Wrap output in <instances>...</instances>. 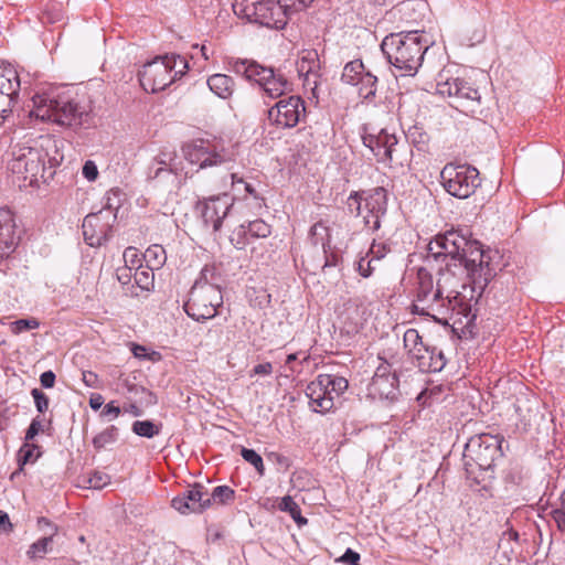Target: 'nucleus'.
Instances as JSON below:
<instances>
[{"label": "nucleus", "mask_w": 565, "mask_h": 565, "mask_svg": "<svg viewBox=\"0 0 565 565\" xmlns=\"http://www.w3.org/2000/svg\"><path fill=\"white\" fill-rule=\"evenodd\" d=\"M231 206V198L227 194H222L199 201L196 209L204 224L211 226L214 232H217L222 226L223 220L228 214Z\"/></svg>", "instance_id": "20"}, {"label": "nucleus", "mask_w": 565, "mask_h": 565, "mask_svg": "<svg viewBox=\"0 0 565 565\" xmlns=\"http://www.w3.org/2000/svg\"><path fill=\"white\" fill-rule=\"evenodd\" d=\"M142 257L151 270L154 268H160L167 259L164 248L158 244L149 246L143 253Z\"/></svg>", "instance_id": "36"}, {"label": "nucleus", "mask_w": 565, "mask_h": 565, "mask_svg": "<svg viewBox=\"0 0 565 565\" xmlns=\"http://www.w3.org/2000/svg\"><path fill=\"white\" fill-rule=\"evenodd\" d=\"M241 456L243 457V459L245 461L250 463L256 469V471L258 472L259 476L265 475V466H264L263 458L254 449H248V448L242 447Z\"/></svg>", "instance_id": "40"}, {"label": "nucleus", "mask_w": 565, "mask_h": 565, "mask_svg": "<svg viewBox=\"0 0 565 565\" xmlns=\"http://www.w3.org/2000/svg\"><path fill=\"white\" fill-rule=\"evenodd\" d=\"M231 178H232V183L234 186H236L237 184H243L245 191L248 194L256 196L255 189L249 183L245 182L242 178H237V175L234 173L231 175Z\"/></svg>", "instance_id": "59"}, {"label": "nucleus", "mask_w": 565, "mask_h": 565, "mask_svg": "<svg viewBox=\"0 0 565 565\" xmlns=\"http://www.w3.org/2000/svg\"><path fill=\"white\" fill-rule=\"evenodd\" d=\"M207 86L220 98H230L235 90L234 79L226 74H213L207 78Z\"/></svg>", "instance_id": "28"}, {"label": "nucleus", "mask_w": 565, "mask_h": 565, "mask_svg": "<svg viewBox=\"0 0 565 565\" xmlns=\"http://www.w3.org/2000/svg\"><path fill=\"white\" fill-rule=\"evenodd\" d=\"M246 226L252 238H264L270 235V226L263 220L252 221Z\"/></svg>", "instance_id": "43"}, {"label": "nucleus", "mask_w": 565, "mask_h": 565, "mask_svg": "<svg viewBox=\"0 0 565 565\" xmlns=\"http://www.w3.org/2000/svg\"><path fill=\"white\" fill-rule=\"evenodd\" d=\"M42 430V423L39 417L34 418L25 433V440H32Z\"/></svg>", "instance_id": "54"}, {"label": "nucleus", "mask_w": 565, "mask_h": 565, "mask_svg": "<svg viewBox=\"0 0 565 565\" xmlns=\"http://www.w3.org/2000/svg\"><path fill=\"white\" fill-rule=\"evenodd\" d=\"M360 554L352 548H347L344 554L338 558V562H341L347 565H360Z\"/></svg>", "instance_id": "51"}, {"label": "nucleus", "mask_w": 565, "mask_h": 565, "mask_svg": "<svg viewBox=\"0 0 565 565\" xmlns=\"http://www.w3.org/2000/svg\"><path fill=\"white\" fill-rule=\"evenodd\" d=\"M429 42L418 31L392 33L384 38L382 52L401 75H414L422 65Z\"/></svg>", "instance_id": "5"}, {"label": "nucleus", "mask_w": 565, "mask_h": 565, "mask_svg": "<svg viewBox=\"0 0 565 565\" xmlns=\"http://www.w3.org/2000/svg\"><path fill=\"white\" fill-rule=\"evenodd\" d=\"M39 326L40 322L35 318L20 319L12 323V331L18 334L26 330L38 329Z\"/></svg>", "instance_id": "47"}, {"label": "nucleus", "mask_w": 565, "mask_h": 565, "mask_svg": "<svg viewBox=\"0 0 565 565\" xmlns=\"http://www.w3.org/2000/svg\"><path fill=\"white\" fill-rule=\"evenodd\" d=\"M271 372L273 365L269 362L257 364L253 369V373L256 375H269Z\"/></svg>", "instance_id": "57"}, {"label": "nucleus", "mask_w": 565, "mask_h": 565, "mask_svg": "<svg viewBox=\"0 0 565 565\" xmlns=\"http://www.w3.org/2000/svg\"><path fill=\"white\" fill-rule=\"evenodd\" d=\"M38 523L41 529L43 526L50 527V532L29 546L26 556L30 559H42L46 554L51 553L53 551L54 537L57 533V526L52 524L46 518H40Z\"/></svg>", "instance_id": "24"}, {"label": "nucleus", "mask_w": 565, "mask_h": 565, "mask_svg": "<svg viewBox=\"0 0 565 565\" xmlns=\"http://www.w3.org/2000/svg\"><path fill=\"white\" fill-rule=\"evenodd\" d=\"M445 190L458 199H467L480 185L479 171L468 164H446L440 172Z\"/></svg>", "instance_id": "12"}, {"label": "nucleus", "mask_w": 565, "mask_h": 565, "mask_svg": "<svg viewBox=\"0 0 565 565\" xmlns=\"http://www.w3.org/2000/svg\"><path fill=\"white\" fill-rule=\"evenodd\" d=\"M119 414H120V408L118 406H115L113 403L106 404L102 411V416H108L111 418L118 417Z\"/></svg>", "instance_id": "58"}, {"label": "nucleus", "mask_w": 565, "mask_h": 565, "mask_svg": "<svg viewBox=\"0 0 565 565\" xmlns=\"http://www.w3.org/2000/svg\"><path fill=\"white\" fill-rule=\"evenodd\" d=\"M348 380L331 374H319L306 388L310 407L317 413H327L334 407L337 398L347 391Z\"/></svg>", "instance_id": "9"}, {"label": "nucleus", "mask_w": 565, "mask_h": 565, "mask_svg": "<svg viewBox=\"0 0 565 565\" xmlns=\"http://www.w3.org/2000/svg\"><path fill=\"white\" fill-rule=\"evenodd\" d=\"M185 159L200 169L211 168L233 160V153L221 141L198 139L183 147Z\"/></svg>", "instance_id": "15"}, {"label": "nucleus", "mask_w": 565, "mask_h": 565, "mask_svg": "<svg viewBox=\"0 0 565 565\" xmlns=\"http://www.w3.org/2000/svg\"><path fill=\"white\" fill-rule=\"evenodd\" d=\"M12 530V524L10 522L8 513L0 510V531L9 532Z\"/></svg>", "instance_id": "61"}, {"label": "nucleus", "mask_w": 565, "mask_h": 565, "mask_svg": "<svg viewBox=\"0 0 565 565\" xmlns=\"http://www.w3.org/2000/svg\"><path fill=\"white\" fill-rule=\"evenodd\" d=\"M41 455L40 447L35 444H30L25 440L22 447L18 451V465L19 468L12 472L11 479H14L22 470L23 467L29 462H34Z\"/></svg>", "instance_id": "30"}, {"label": "nucleus", "mask_w": 565, "mask_h": 565, "mask_svg": "<svg viewBox=\"0 0 565 565\" xmlns=\"http://www.w3.org/2000/svg\"><path fill=\"white\" fill-rule=\"evenodd\" d=\"M188 67L180 55L157 56L139 71V82L146 92L156 93L168 87Z\"/></svg>", "instance_id": "8"}, {"label": "nucleus", "mask_w": 565, "mask_h": 565, "mask_svg": "<svg viewBox=\"0 0 565 565\" xmlns=\"http://www.w3.org/2000/svg\"><path fill=\"white\" fill-rule=\"evenodd\" d=\"M82 380L87 387L99 388L100 381L96 373L92 371H83Z\"/></svg>", "instance_id": "53"}, {"label": "nucleus", "mask_w": 565, "mask_h": 565, "mask_svg": "<svg viewBox=\"0 0 565 565\" xmlns=\"http://www.w3.org/2000/svg\"><path fill=\"white\" fill-rule=\"evenodd\" d=\"M231 70L244 76L248 81H254L262 89L263 94L271 99L282 98L291 90V84L286 76L271 67H266L253 60L236 58L230 62Z\"/></svg>", "instance_id": "7"}, {"label": "nucleus", "mask_w": 565, "mask_h": 565, "mask_svg": "<svg viewBox=\"0 0 565 565\" xmlns=\"http://www.w3.org/2000/svg\"><path fill=\"white\" fill-rule=\"evenodd\" d=\"M489 254L490 252L482 249L479 242L469 239L467 234L458 230H450L438 234L429 242L426 263L458 260L468 273L472 291H478L481 295L495 276V268L490 264Z\"/></svg>", "instance_id": "1"}, {"label": "nucleus", "mask_w": 565, "mask_h": 565, "mask_svg": "<svg viewBox=\"0 0 565 565\" xmlns=\"http://www.w3.org/2000/svg\"><path fill=\"white\" fill-rule=\"evenodd\" d=\"M403 341L408 354L415 360L418 359L423 350L426 348L422 342V337L415 329L406 330L404 333Z\"/></svg>", "instance_id": "34"}, {"label": "nucleus", "mask_w": 565, "mask_h": 565, "mask_svg": "<svg viewBox=\"0 0 565 565\" xmlns=\"http://www.w3.org/2000/svg\"><path fill=\"white\" fill-rule=\"evenodd\" d=\"M278 509L282 512L289 513L298 526H302L308 523V520L301 515L299 504L290 495H285L280 499Z\"/></svg>", "instance_id": "35"}, {"label": "nucleus", "mask_w": 565, "mask_h": 565, "mask_svg": "<svg viewBox=\"0 0 565 565\" xmlns=\"http://www.w3.org/2000/svg\"><path fill=\"white\" fill-rule=\"evenodd\" d=\"M217 275L214 266H204L200 273L199 278L195 282H202L204 285H218L217 284Z\"/></svg>", "instance_id": "45"}, {"label": "nucleus", "mask_w": 565, "mask_h": 565, "mask_svg": "<svg viewBox=\"0 0 565 565\" xmlns=\"http://www.w3.org/2000/svg\"><path fill=\"white\" fill-rule=\"evenodd\" d=\"M313 0H280L289 17L305 10Z\"/></svg>", "instance_id": "44"}, {"label": "nucleus", "mask_w": 565, "mask_h": 565, "mask_svg": "<svg viewBox=\"0 0 565 565\" xmlns=\"http://www.w3.org/2000/svg\"><path fill=\"white\" fill-rule=\"evenodd\" d=\"M373 262L374 259L369 254L359 259L356 263V270L362 277L367 278L373 274Z\"/></svg>", "instance_id": "46"}, {"label": "nucleus", "mask_w": 565, "mask_h": 565, "mask_svg": "<svg viewBox=\"0 0 565 565\" xmlns=\"http://www.w3.org/2000/svg\"><path fill=\"white\" fill-rule=\"evenodd\" d=\"M417 367L423 372H440L446 365L444 353L437 348H425L418 356Z\"/></svg>", "instance_id": "26"}, {"label": "nucleus", "mask_w": 565, "mask_h": 565, "mask_svg": "<svg viewBox=\"0 0 565 565\" xmlns=\"http://www.w3.org/2000/svg\"><path fill=\"white\" fill-rule=\"evenodd\" d=\"M519 539V533L516 531H514L513 529H510L508 531H504L502 533V536H501V544L505 541L510 542V541H518Z\"/></svg>", "instance_id": "64"}, {"label": "nucleus", "mask_w": 565, "mask_h": 565, "mask_svg": "<svg viewBox=\"0 0 565 565\" xmlns=\"http://www.w3.org/2000/svg\"><path fill=\"white\" fill-rule=\"evenodd\" d=\"M299 74L306 75V83L310 84V78L313 77L315 89L317 87L316 77L318 76V72L320 70V62L318 58L317 51H305L301 55L300 60L297 63Z\"/></svg>", "instance_id": "27"}, {"label": "nucleus", "mask_w": 565, "mask_h": 565, "mask_svg": "<svg viewBox=\"0 0 565 565\" xmlns=\"http://www.w3.org/2000/svg\"><path fill=\"white\" fill-rule=\"evenodd\" d=\"M249 233L245 224L235 228L230 237L231 243L237 249H243L249 243Z\"/></svg>", "instance_id": "41"}, {"label": "nucleus", "mask_w": 565, "mask_h": 565, "mask_svg": "<svg viewBox=\"0 0 565 565\" xmlns=\"http://www.w3.org/2000/svg\"><path fill=\"white\" fill-rule=\"evenodd\" d=\"M388 252V248L385 244L381 243H373L367 252V254L374 259L380 260L382 259Z\"/></svg>", "instance_id": "52"}, {"label": "nucleus", "mask_w": 565, "mask_h": 565, "mask_svg": "<svg viewBox=\"0 0 565 565\" xmlns=\"http://www.w3.org/2000/svg\"><path fill=\"white\" fill-rule=\"evenodd\" d=\"M135 281L142 289H149L151 284L150 274L146 269H136Z\"/></svg>", "instance_id": "50"}, {"label": "nucleus", "mask_w": 565, "mask_h": 565, "mask_svg": "<svg viewBox=\"0 0 565 565\" xmlns=\"http://www.w3.org/2000/svg\"><path fill=\"white\" fill-rule=\"evenodd\" d=\"M309 239L315 246L321 245L327 253V247H330V228L323 221L316 222L310 227Z\"/></svg>", "instance_id": "31"}, {"label": "nucleus", "mask_w": 565, "mask_h": 565, "mask_svg": "<svg viewBox=\"0 0 565 565\" xmlns=\"http://www.w3.org/2000/svg\"><path fill=\"white\" fill-rule=\"evenodd\" d=\"M455 282H451L450 292H446L443 296V301L446 307V312L436 317L435 321L439 323H446L450 313L456 312L457 315L467 316L470 311V305L467 301L466 297L462 296L459 291L455 290Z\"/></svg>", "instance_id": "25"}, {"label": "nucleus", "mask_w": 565, "mask_h": 565, "mask_svg": "<svg viewBox=\"0 0 565 565\" xmlns=\"http://www.w3.org/2000/svg\"><path fill=\"white\" fill-rule=\"evenodd\" d=\"M553 519L559 530L565 531V510L557 509L553 511Z\"/></svg>", "instance_id": "60"}, {"label": "nucleus", "mask_w": 565, "mask_h": 565, "mask_svg": "<svg viewBox=\"0 0 565 565\" xmlns=\"http://www.w3.org/2000/svg\"><path fill=\"white\" fill-rule=\"evenodd\" d=\"M41 385L45 388H51L55 384V374L52 371L43 372L40 376Z\"/></svg>", "instance_id": "56"}, {"label": "nucleus", "mask_w": 565, "mask_h": 565, "mask_svg": "<svg viewBox=\"0 0 565 565\" xmlns=\"http://www.w3.org/2000/svg\"><path fill=\"white\" fill-rule=\"evenodd\" d=\"M362 141L376 158L377 162L392 164L395 161L394 153L397 151L396 146L398 141L394 134H390L386 129L374 132L365 128Z\"/></svg>", "instance_id": "18"}, {"label": "nucleus", "mask_w": 565, "mask_h": 565, "mask_svg": "<svg viewBox=\"0 0 565 565\" xmlns=\"http://www.w3.org/2000/svg\"><path fill=\"white\" fill-rule=\"evenodd\" d=\"M83 175L88 181H94L97 178V175H98L97 167L93 161L85 162V164L83 167Z\"/></svg>", "instance_id": "55"}, {"label": "nucleus", "mask_w": 565, "mask_h": 565, "mask_svg": "<svg viewBox=\"0 0 565 565\" xmlns=\"http://www.w3.org/2000/svg\"><path fill=\"white\" fill-rule=\"evenodd\" d=\"M502 441V437L491 434L476 435L468 440L463 451V461L469 479L481 484L494 478V462L503 455Z\"/></svg>", "instance_id": "6"}, {"label": "nucleus", "mask_w": 565, "mask_h": 565, "mask_svg": "<svg viewBox=\"0 0 565 565\" xmlns=\"http://www.w3.org/2000/svg\"><path fill=\"white\" fill-rule=\"evenodd\" d=\"M118 438V429L115 426H109L93 439L94 447L99 450L105 448L107 445L113 444Z\"/></svg>", "instance_id": "38"}, {"label": "nucleus", "mask_w": 565, "mask_h": 565, "mask_svg": "<svg viewBox=\"0 0 565 565\" xmlns=\"http://www.w3.org/2000/svg\"><path fill=\"white\" fill-rule=\"evenodd\" d=\"M365 73L363 62L361 60H353L344 65L341 81L349 85H358L360 76H363Z\"/></svg>", "instance_id": "32"}, {"label": "nucleus", "mask_w": 565, "mask_h": 565, "mask_svg": "<svg viewBox=\"0 0 565 565\" xmlns=\"http://www.w3.org/2000/svg\"><path fill=\"white\" fill-rule=\"evenodd\" d=\"M36 409L39 413H44L49 408V398L47 396L41 392L39 388H33L31 392Z\"/></svg>", "instance_id": "49"}, {"label": "nucleus", "mask_w": 565, "mask_h": 565, "mask_svg": "<svg viewBox=\"0 0 565 565\" xmlns=\"http://www.w3.org/2000/svg\"><path fill=\"white\" fill-rule=\"evenodd\" d=\"M174 156L172 153H162L154 159V164L149 169V178L158 179L162 174L175 173L177 167L173 163Z\"/></svg>", "instance_id": "29"}, {"label": "nucleus", "mask_w": 565, "mask_h": 565, "mask_svg": "<svg viewBox=\"0 0 565 565\" xmlns=\"http://www.w3.org/2000/svg\"><path fill=\"white\" fill-rule=\"evenodd\" d=\"M104 404V397L100 394H93L89 398V406L97 411Z\"/></svg>", "instance_id": "62"}, {"label": "nucleus", "mask_w": 565, "mask_h": 565, "mask_svg": "<svg viewBox=\"0 0 565 565\" xmlns=\"http://www.w3.org/2000/svg\"><path fill=\"white\" fill-rule=\"evenodd\" d=\"M356 86H359L360 97L365 102H372L377 90V77L372 73L366 72L363 76H360V81Z\"/></svg>", "instance_id": "33"}, {"label": "nucleus", "mask_w": 565, "mask_h": 565, "mask_svg": "<svg viewBox=\"0 0 565 565\" xmlns=\"http://www.w3.org/2000/svg\"><path fill=\"white\" fill-rule=\"evenodd\" d=\"M21 87L17 70L3 60H0V105L10 109L11 102Z\"/></svg>", "instance_id": "22"}, {"label": "nucleus", "mask_w": 565, "mask_h": 565, "mask_svg": "<svg viewBox=\"0 0 565 565\" xmlns=\"http://www.w3.org/2000/svg\"><path fill=\"white\" fill-rule=\"evenodd\" d=\"M222 305L223 295L218 285L194 282L183 307L190 318L202 322L214 318Z\"/></svg>", "instance_id": "10"}, {"label": "nucleus", "mask_w": 565, "mask_h": 565, "mask_svg": "<svg viewBox=\"0 0 565 565\" xmlns=\"http://www.w3.org/2000/svg\"><path fill=\"white\" fill-rule=\"evenodd\" d=\"M14 227L12 212L8 209H0V260L8 258L18 245Z\"/></svg>", "instance_id": "23"}, {"label": "nucleus", "mask_w": 565, "mask_h": 565, "mask_svg": "<svg viewBox=\"0 0 565 565\" xmlns=\"http://www.w3.org/2000/svg\"><path fill=\"white\" fill-rule=\"evenodd\" d=\"M58 140L50 136H41L33 146L17 145L12 150L9 169L23 182V186H34L39 182H49L55 169L63 161Z\"/></svg>", "instance_id": "2"}, {"label": "nucleus", "mask_w": 565, "mask_h": 565, "mask_svg": "<svg viewBox=\"0 0 565 565\" xmlns=\"http://www.w3.org/2000/svg\"><path fill=\"white\" fill-rule=\"evenodd\" d=\"M370 396L380 399H395L398 393V381L390 364L377 366L367 386Z\"/></svg>", "instance_id": "21"}, {"label": "nucleus", "mask_w": 565, "mask_h": 565, "mask_svg": "<svg viewBox=\"0 0 565 565\" xmlns=\"http://www.w3.org/2000/svg\"><path fill=\"white\" fill-rule=\"evenodd\" d=\"M115 218L116 215L109 206L86 215L82 225L85 242L92 247L104 244L111 231L110 220Z\"/></svg>", "instance_id": "17"}, {"label": "nucleus", "mask_w": 565, "mask_h": 565, "mask_svg": "<svg viewBox=\"0 0 565 565\" xmlns=\"http://www.w3.org/2000/svg\"><path fill=\"white\" fill-rule=\"evenodd\" d=\"M267 117L278 129H291L306 117V103L298 95L284 96L267 110Z\"/></svg>", "instance_id": "16"}, {"label": "nucleus", "mask_w": 565, "mask_h": 565, "mask_svg": "<svg viewBox=\"0 0 565 565\" xmlns=\"http://www.w3.org/2000/svg\"><path fill=\"white\" fill-rule=\"evenodd\" d=\"M161 427V424H156L151 420H136L131 429L140 437L153 438L160 434Z\"/></svg>", "instance_id": "37"}, {"label": "nucleus", "mask_w": 565, "mask_h": 565, "mask_svg": "<svg viewBox=\"0 0 565 565\" xmlns=\"http://www.w3.org/2000/svg\"><path fill=\"white\" fill-rule=\"evenodd\" d=\"M298 359V355L297 353H291L289 355H287V359H286V362H285V376H289L290 374L287 373V371H289L290 373H294L295 370L294 367L291 366V364Z\"/></svg>", "instance_id": "63"}, {"label": "nucleus", "mask_w": 565, "mask_h": 565, "mask_svg": "<svg viewBox=\"0 0 565 565\" xmlns=\"http://www.w3.org/2000/svg\"><path fill=\"white\" fill-rule=\"evenodd\" d=\"M171 505L181 514L202 513L211 507V498L206 487L194 483L174 497Z\"/></svg>", "instance_id": "19"}, {"label": "nucleus", "mask_w": 565, "mask_h": 565, "mask_svg": "<svg viewBox=\"0 0 565 565\" xmlns=\"http://www.w3.org/2000/svg\"><path fill=\"white\" fill-rule=\"evenodd\" d=\"M351 213H356L363 218V223L372 231L381 226V218L387 210V192L384 188H375L369 191L364 196L359 193H352L347 201Z\"/></svg>", "instance_id": "11"}, {"label": "nucleus", "mask_w": 565, "mask_h": 565, "mask_svg": "<svg viewBox=\"0 0 565 565\" xmlns=\"http://www.w3.org/2000/svg\"><path fill=\"white\" fill-rule=\"evenodd\" d=\"M31 115L60 126L79 127L88 121L89 110L70 90L53 88L32 97Z\"/></svg>", "instance_id": "3"}, {"label": "nucleus", "mask_w": 565, "mask_h": 565, "mask_svg": "<svg viewBox=\"0 0 565 565\" xmlns=\"http://www.w3.org/2000/svg\"><path fill=\"white\" fill-rule=\"evenodd\" d=\"M122 258L126 269H139L141 267L142 258L138 249L129 246L124 250Z\"/></svg>", "instance_id": "42"}, {"label": "nucleus", "mask_w": 565, "mask_h": 565, "mask_svg": "<svg viewBox=\"0 0 565 565\" xmlns=\"http://www.w3.org/2000/svg\"><path fill=\"white\" fill-rule=\"evenodd\" d=\"M437 93L452 98V106L466 114H476L480 106V93L462 78H448L439 74Z\"/></svg>", "instance_id": "13"}, {"label": "nucleus", "mask_w": 565, "mask_h": 565, "mask_svg": "<svg viewBox=\"0 0 565 565\" xmlns=\"http://www.w3.org/2000/svg\"><path fill=\"white\" fill-rule=\"evenodd\" d=\"M110 482V477L102 471H95L88 479V484L94 489H103Z\"/></svg>", "instance_id": "48"}, {"label": "nucleus", "mask_w": 565, "mask_h": 565, "mask_svg": "<svg viewBox=\"0 0 565 565\" xmlns=\"http://www.w3.org/2000/svg\"><path fill=\"white\" fill-rule=\"evenodd\" d=\"M241 6L244 18L267 28L282 29L290 19L280 0H247Z\"/></svg>", "instance_id": "14"}, {"label": "nucleus", "mask_w": 565, "mask_h": 565, "mask_svg": "<svg viewBox=\"0 0 565 565\" xmlns=\"http://www.w3.org/2000/svg\"><path fill=\"white\" fill-rule=\"evenodd\" d=\"M454 281L455 276L448 269L439 268L438 278L435 280L427 268H418L412 289V312L430 317L434 320L439 315L445 313L447 310L443 296L450 292L451 282Z\"/></svg>", "instance_id": "4"}, {"label": "nucleus", "mask_w": 565, "mask_h": 565, "mask_svg": "<svg viewBox=\"0 0 565 565\" xmlns=\"http://www.w3.org/2000/svg\"><path fill=\"white\" fill-rule=\"evenodd\" d=\"M209 497L211 503L224 504L234 500L235 492L227 486H217L211 493L209 492Z\"/></svg>", "instance_id": "39"}]
</instances>
